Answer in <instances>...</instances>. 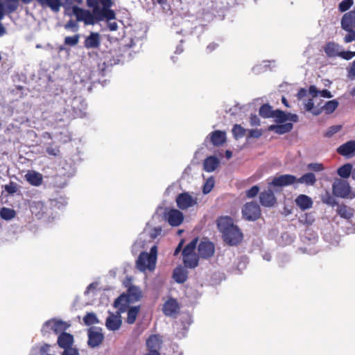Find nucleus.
Returning a JSON list of instances; mask_svg holds the SVG:
<instances>
[{
  "mask_svg": "<svg viewBox=\"0 0 355 355\" xmlns=\"http://www.w3.org/2000/svg\"><path fill=\"white\" fill-rule=\"evenodd\" d=\"M259 112L261 117L264 119H268L272 118L274 110H272L271 106H270L268 104H264L260 107Z\"/></svg>",
  "mask_w": 355,
  "mask_h": 355,
  "instance_id": "obj_45",
  "label": "nucleus"
},
{
  "mask_svg": "<svg viewBox=\"0 0 355 355\" xmlns=\"http://www.w3.org/2000/svg\"><path fill=\"white\" fill-rule=\"evenodd\" d=\"M69 325L60 320L51 319L43 324L41 332L44 336H48L51 332L55 334H60L67 329Z\"/></svg>",
  "mask_w": 355,
  "mask_h": 355,
  "instance_id": "obj_3",
  "label": "nucleus"
},
{
  "mask_svg": "<svg viewBox=\"0 0 355 355\" xmlns=\"http://www.w3.org/2000/svg\"><path fill=\"white\" fill-rule=\"evenodd\" d=\"M42 7L50 8L54 12H58L62 6L60 0H37Z\"/></svg>",
  "mask_w": 355,
  "mask_h": 355,
  "instance_id": "obj_38",
  "label": "nucleus"
},
{
  "mask_svg": "<svg viewBox=\"0 0 355 355\" xmlns=\"http://www.w3.org/2000/svg\"><path fill=\"white\" fill-rule=\"evenodd\" d=\"M180 306L175 299L170 298L165 302L163 306V312L167 316L174 317L177 315Z\"/></svg>",
  "mask_w": 355,
  "mask_h": 355,
  "instance_id": "obj_18",
  "label": "nucleus"
},
{
  "mask_svg": "<svg viewBox=\"0 0 355 355\" xmlns=\"http://www.w3.org/2000/svg\"><path fill=\"white\" fill-rule=\"evenodd\" d=\"M139 260H140V255L139 256V257L137 260V262H136L137 268L140 271L144 272L146 270H148L149 271H153L155 269L156 263H154L153 267L151 268V266H150V263H149L148 259H144L140 262H139Z\"/></svg>",
  "mask_w": 355,
  "mask_h": 355,
  "instance_id": "obj_39",
  "label": "nucleus"
},
{
  "mask_svg": "<svg viewBox=\"0 0 355 355\" xmlns=\"http://www.w3.org/2000/svg\"><path fill=\"white\" fill-rule=\"evenodd\" d=\"M348 77L352 80L355 79V60L352 62L351 67L348 69Z\"/></svg>",
  "mask_w": 355,
  "mask_h": 355,
  "instance_id": "obj_64",
  "label": "nucleus"
},
{
  "mask_svg": "<svg viewBox=\"0 0 355 355\" xmlns=\"http://www.w3.org/2000/svg\"><path fill=\"white\" fill-rule=\"evenodd\" d=\"M259 191V187L257 185L253 186L249 190L246 191V196L248 198H252L255 197Z\"/></svg>",
  "mask_w": 355,
  "mask_h": 355,
  "instance_id": "obj_59",
  "label": "nucleus"
},
{
  "mask_svg": "<svg viewBox=\"0 0 355 355\" xmlns=\"http://www.w3.org/2000/svg\"><path fill=\"white\" fill-rule=\"evenodd\" d=\"M342 129L341 125H335L329 127L324 133V137L327 138L332 137Z\"/></svg>",
  "mask_w": 355,
  "mask_h": 355,
  "instance_id": "obj_51",
  "label": "nucleus"
},
{
  "mask_svg": "<svg viewBox=\"0 0 355 355\" xmlns=\"http://www.w3.org/2000/svg\"><path fill=\"white\" fill-rule=\"evenodd\" d=\"M87 104L81 97H75L71 102V108L76 116L83 117L85 116V110Z\"/></svg>",
  "mask_w": 355,
  "mask_h": 355,
  "instance_id": "obj_17",
  "label": "nucleus"
},
{
  "mask_svg": "<svg viewBox=\"0 0 355 355\" xmlns=\"http://www.w3.org/2000/svg\"><path fill=\"white\" fill-rule=\"evenodd\" d=\"M120 312L119 311V312H116L115 314L110 313L107 318L105 326L108 330L114 331L121 327L122 321Z\"/></svg>",
  "mask_w": 355,
  "mask_h": 355,
  "instance_id": "obj_16",
  "label": "nucleus"
},
{
  "mask_svg": "<svg viewBox=\"0 0 355 355\" xmlns=\"http://www.w3.org/2000/svg\"><path fill=\"white\" fill-rule=\"evenodd\" d=\"M66 29H71L73 32H77L78 31V25L74 20H69L65 25Z\"/></svg>",
  "mask_w": 355,
  "mask_h": 355,
  "instance_id": "obj_60",
  "label": "nucleus"
},
{
  "mask_svg": "<svg viewBox=\"0 0 355 355\" xmlns=\"http://www.w3.org/2000/svg\"><path fill=\"white\" fill-rule=\"evenodd\" d=\"M162 232L161 227H156L154 228H146L143 232H141L138 239L135 243V245L144 248L145 245L151 242L153 240L156 239Z\"/></svg>",
  "mask_w": 355,
  "mask_h": 355,
  "instance_id": "obj_4",
  "label": "nucleus"
},
{
  "mask_svg": "<svg viewBox=\"0 0 355 355\" xmlns=\"http://www.w3.org/2000/svg\"><path fill=\"white\" fill-rule=\"evenodd\" d=\"M340 25L343 30L355 28V11L352 10L345 13L342 17Z\"/></svg>",
  "mask_w": 355,
  "mask_h": 355,
  "instance_id": "obj_19",
  "label": "nucleus"
},
{
  "mask_svg": "<svg viewBox=\"0 0 355 355\" xmlns=\"http://www.w3.org/2000/svg\"><path fill=\"white\" fill-rule=\"evenodd\" d=\"M242 215L247 220H256L261 216L259 205L254 202H247L242 208Z\"/></svg>",
  "mask_w": 355,
  "mask_h": 355,
  "instance_id": "obj_6",
  "label": "nucleus"
},
{
  "mask_svg": "<svg viewBox=\"0 0 355 355\" xmlns=\"http://www.w3.org/2000/svg\"><path fill=\"white\" fill-rule=\"evenodd\" d=\"M259 200L263 207H270L276 202V198L270 189L261 192L259 196Z\"/></svg>",
  "mask_w": 355,
  "mask_h": 355,
  "instance_id": "obj_24",
  "label": "nucleus"
},
{
  "mask_svg": "<svg viewBox=\"0 0 355 355\" xmlns=\"http://www.w3.org/2000/svg\"><path fill=\"white\" fill-rule=\"evenodd\" d=\"M296 205L302 211L311 209L313 202L309 196L305 194L299 195L295 200Z\"/></svg>",
  "mask_w": 355,
  "mask_h": 355,
  "instance_id": "obj_26",
  "label": "nucleus"
},
{
  "mask_svg": "<svg viewBox=\"0 0 355 355\" xmlns=\"http://www.w3.org/2000/svg\"><path fill=\"white\" fill-rule=\"evenodd\" d=\"M352 165L351 164H345L338 168V175L343 178H347L352 175Z\"/></svg>",
  "mask_w": 355,
  "mask_h": 355,
  "instance_id": "obj_40",
  "label": "nucleus"
},
{
  "mask_svg": "<svg viewBox=\"0 0 355 355\" xmlns=\"http://www.w3.org/2000/svg\"><path fill=\"white\" fill-rule=\"evenodd\" d=\"M354 0H343L340 2L338 5V10L341 12H346L352 6Z\"/></svg>",
  "mask_w": 355,
  "mask_h": 355,
  "instance_id": "obj_53",
  "label": "nucleus"
},
{
  "mask_svg": "<svg viewBox=\"0 0 355 355\" xmlns=\"http://www.w3.org/2000/svg\"><path fill=\"white\" fill-rule=\"evenodd\" d=\"M272 118L275 119V121L277 123H283L286 121V112L280 110H274Z\"/></svg>",
  "mask_w": 355,
  "mask_h": 355,
  "instance_id": "obj_48",
  "label": "nucleus"
},
{
  "mask_svg": "<svg viewBox=\"0 0 355 355\" xmlns=\"http://www.w3.org/2000/svg\"><path fill=\"white\" fill-rule=\"evenodd\" d=\"M33 214H35L39 219L50 217L51 209H49L42 201H33L30 205Z\"/></svg>",
  "mask_w": 355,
  "mask_h": 355,
  "instance_id": "obj_12",
  "label": "nucleus"
},
{
  "mask_svg": "<svg viewBox=\"0 0 355 355\" xmlns=\"http://www.w3.org/2000/svg\"><path fill=\"white\" fill-rule=\"evenodd\" d=\"M261 135L262 132L261 130L254 129L248 130V137L250 138H259Z\"/></svg>",
  "mask_w": 355,
  "mask_h": 355,
  "instance_id": "obj_63",
  "label": "nucleus"
},
{
  "mask_svg": "<svg viewBox=\"0 0 355 355\" xmlns=\"http://www.w3.org/2000/svg\"><path fill=\"white\" fill-rule=\"evenodd\" d=\"M72 12L77 21H84L86 25H93L96 22V16L93 12H91L76 6L73 7Z\"/></svg>",
  "mask_w": 355,
  "mask_h": 355,
  "instance_id": "obj_7",
  "label": "nucleus"
},
{
  "mask_svg": "<svg viewBox=\"0 0 355 355\" xmlns=\"http://www.w3.org/2000/svg\"><path fill=\"white\" fill-rule=\"evenodd\" d=\"M222 236L224 241L230 245H237L243 239V234L236 225L224 232Z\"/></svg>",
  "mask_w": 355,
  "mask_h": 355,
  "instance_id": "obj_9",
  "label": "nucleus"
},
{
  "mask_svg": "<svg viewBox=\"0 0 355 355\" xmlns=\"http://www.w3.org/2000/svg\"><path fill=\"white\" fill-rule=\"evenodd\" d=\"M87 5L88 7L93 9V12L96 15L99 10L98 0H87Z\"/></svg>",
  "mask_w": 355,
  "mask_h": 355,
  "instance_id": "obj_58",
  "label": "nucleus"
},
{
  "mask_svg": "<svg viewBox=\"0 0 355 355\" xmlns=\"http://www.w3.org/2000/svg\"><path fill=\"white\" fill-rule=\"evenodd\" d=\"M162 340L157 335H151L146 340V345L149 352H159L162 345Z\"/></svg>",
  "mask_w": 355,
  "mask_h": 355,
  "instance_id": "obj_29",
  "label": "nucleus"
},
{
  "mask_svg": "<svg viewBox=\"0 0 355 355\" xmlns=\"http://www.w3.org/2000/svg\"><path fill=\"white\" fill-rule=\"evenodd\" d=\"M26 180L33 186L38 187L42 182V175L38 172L31 171L25 175Z\"/></svg>",
  "mask_w": 355,
  "mask_h": 355,
  "instance_id": "obj_33",
  "label": "nucleus"
},
{
  "mask_svg": "<svg viewBox=\"0 0 355 355\" xmlns=\"http://www.w3.org/2000/svg\"><path fill=\"white\" fill-rule=\"evenodd\" d=\"M101 44V35L98 33L91 32L90 34L85 37L84 41V46L87 49H97Z\"/></svg>",
  "mask_w": 355,
  "mask_h": 355,
  "instance_id": "obj_21",
  "label": "nucleus"
},
{
  "mask_svg": "<svg viewBox=\"0 0 355 355\" xmlns=\"http://www.w3.org/2000/svg\"><path fill=\"white\" fill-rule=\"evenodd\" d=\"M317 182L315 174L312 172L304 173L300 178H297L296 182L301 184H304L307 187L313 186Z\"/></svg>",
  "mask_w": 355,
  "mask_h": 355,
  "instance_id": "obj_31",
  "label": "nucleus"
},
{
  "mask_svg": "<svg viewBox=\"0 0 355 355\" xmlns=\"http://www.w3.org/2000/svg\"><path fill=\"white\" fill-rule=\"evenodd\" d=\"M73 343V336L64 331H62L58 338V344L59 347L64 350L72 349L71 347L72 346Z\"/></svg>",
  "mask_w": 355,
  "mask_h": 355,
  "instance_id": "obj_23",
  "label": "nucleus"
},
{
  "mask_svg": "<svg viewBox=\"0 0 355 355\" xmlns=\"http://www.w3.org/2000/svg\"><path fill=\"white\" fill-rule=\"evenodd\" d=\"M46 152L49 155L57 157L60 155V148L53 144H49L46 148Z\"/></svg>",
  "mask_w": 355,
  "mask_h": 355,
  "instance_id": "obj_55",
  "label": "nucleus"
},
{
  "mask_svg": "<svg viewBox=\"0 0 355 355\" xmlns=\"http://www.w3.org/2000/svg\"><path fill=\"white\" fill-rule=\"evenodd\" d=\"M347 33L344 37V41L346 43H349L355 40V31L354 28L351 30H345Z\"/></svg>",
  "mask_w": 355,
  "mask_h": 355,
  "instance_id": "obj_57",
  "label": "nucleus"
},
{
  "mask_svg": "<svg viewBox=\"0 0 355 355\" xmlns=\"http://www.w3.org/2000/svg\"><path fill=\"white\" fill-rule=\"evenodd\" d=\"M307 169L313 172H320L324 169L322 164L310 163L306 166Z\"/></svg>",
  "mask_w": 355,
  "mask_h": 355,
  "instance_id": "obj_56",
  "label": "nucleus"
},
{
  "mask_svg": "<svg viewBox=\"0 0 355 355\" xmlns=\"http://www.w3.org/2000/svg\"><path fill=\"white\" fill-rule=\"evenodd\" d=\"M139 310V306H132L128 310V317L126 320L128 324H132L135 322Z\"/></svg>",
  "mask_w": 355,
  "mask_h": 355,
  "instance_id": "obj_41",
  "label": "nucleus"
},
{
  "mask_svg": "<svg viewBox=\"0 0 355 355\" xmlns=\"http://www.w3.org/2000/svg\"><path fill=\"white\" fill-rule=\"evenodd\" d=\"M15 211L12 209L3 207L0 209V216L4 220H11L15 218Z\"/></svg>",
  "mask_w": 355,
  "mask_h": 355,
  "instance_id": "obj_47",
  "label": "nucleus"
},
{
  "mask_svg": "<svg viewBox=\"0 0 355 355\" xmlns=\"http://www.w3.org/2000/svg\"><path fill=\"white\" fill-rule=\"evenodd\" d=\"M104 338L102 329L96 327H92L88 330V345L92 348L101 344Z\"/></svg>",
  "mask_w": 355,
  "mask_h": 355,
  "instance_id": "obj_11",
  "label": "nucleus"
},
{
  "mask_svg": "<svg viewBox=\"0 0 355 355\" xmlns=\"http://www.w3.org/2000/svg\"><path fill=\"white\" fill-rule=\"evenodd\" d=\"M216 223L218 229L222 234L235 225L233 219L227 216L219 217Z\"/></svg>",
  "mask_w": 355,
  "mask_h": 355,
  "instance_id": "obj_25",
  "label": "nucleus"
},
{
  "mask_svg": "<svg viewBox=\"0 0 355 355\" xmlns=\"http://www.w3.org/2000/svg\"><path fill=\"white\" fill-rule=\"evenodd\" d=\"M342 47L334 42L327 43L324 47V51L328 57H339Z\"/></svg>",
  "mask_w": 355,
  "mask_h": 355,
  "instance_id": "obj_27",
  "label": "nucleus"
},
{
  "mask_svg": "<svg viewBox=\"0 0 355 355\" xmlns=\"http://www.w3.org/2000/svg\"><path fill=\"white\" fill-rule=\"evenodd\" d=\"M215 252V247L213 243L209 241H202L198 247L199 257L203 259H207L212 257Z\"/></svg>",
  "mask_w": 355,
  "mask_h": 355,
  "instance_id": "obj_13",
  "label": "nucleus"
},
{
  "mask_svg": "<svg viewBox=\"0 0 355 355\" xmlns=\"http://www.w3.org/2000/svg\"><path fill=\"white\" fill-rule=\"evenodd\" d=\"M193 322V320L191 316L185 313L183 314L181 317V325L182 326V330L180 332H178L176 336L179 338H182L186 336L187 332L188 331L189 327Z\"/></svg>",
  "mask_w": 355,
  "mask_h": 355,
  "instance_id": "obj_28",
  "label": "nucleus"
},
{
  "mask_svg": "<svg viewBox=\"0 0 355 355\" xmlns=\"http://www.w3.org/2000/svg\"><path fill=\"white\" fill-rule=\"evenodd\" d=\"M83 322L86 325L89 326L98 323V320L95 313H88L83 318Z\"/></svg>",
  "mask_w": 355,
  "mask_h": 355,
  "instance_id": "obj_50",
  "label": "nucleus"
},
{
  "mask_svg": "<svg viewBox=\"0 0 355 355\" xmlns=\"http://www.w3.org/2000/svg\"><path fill=\"white\" fill-rule=\"evenodd\" d=\"M173 278L177 283H184L187 279V270L182 266H178L173 270Z\"/></svg>",
  "mask_w": 355,
  "mask_h": 355,
  "instance_id": "obj_36",
  "label": "nucleus"
},
{
  "mask_svg": "<svg viewBox=\"0 0 355 355\" xmlns=\"http://www.w3.org/2000/svg\"><path fill=\"white\" fill-rule=\"evenodd\" d=\"M215 181L214 178L211 177L208 178L205 182L202 187V192L204 194L209 193L214 187Z\"/></svg>",
  "mask_w": 355,
  "mask_h": 355,
  "instance_id": "obj_52",
  "label": "nucleus"
},
{
  "mask_svg": "<svg viewBox=\"0 0 355 355\" xmlns=\"http://www.w3.org/2000/svg\"><path fill=\"white\" fill-rule=\"evenodd\" d=\"M164 219L171 226L178 227L182 223L184 220V215L178 209H167L164 212Z\"/></svg>",
  "mask_w": 355,
  "mask_h": 355,
  "instance_id": "obj_10",
  "label": "nucleus"
},
{
  "mask_svg": "<svg viewBox=\"0 0 355 355\" xmlns=\"http://www.w3.org/2000/svg\"><path fill=\"white\" fill-rule=\"evenodd\" d=\"M175 202L180 209L185 210L196 206L198 204V198L189 192H184L178 195Z\"/></svg>",
  "mask_w": 355,
  "mask_h": 355,
  "instance_id": "obj_5",
  "label": "nucleus"
},
{
  "mask_svg": "<svg viewBox=\"0 0 355 355\" xmlns=\"http://www.w3.org/2000/svg\"><path fill=\"white\" fill-rule=\"evenodd\" d=\"M305 111L309 112L315 116H318L322 113V107L320 103H318L315 105V101L313 98L304 99L302 102Z\"/></svg>",
  "mask_w": 355,
  "mask_h": 355,
  "instance_id": "obj_20",
  "label": "nucleus"
},
{
  "mask_svg": "<svg viewBox=\"0 0 355 355\" xmlns=\"http://www.w3.org/2000/svg\"><path fill=\"white\" fill-rule=\"evenodd\" d=\"M157 248L156 245H153L150 248V253L143 252L140 254V260L141 261L144 259H148L149 263H150L151 268L153 267L154 263H156L157 261Z\"/></svg>",
  "mask_w": 355,
  "mask_h": 355,
  "instance_id": "obj_35",
  "label": "nucleus"
},
{
  "mask_svg": "<svg viewBox=\"0 0 355 355\" xmlns=\"http://www.w3.org/2000/svg\"><path fill=\"white\" fill-rule=\"evenodd\" d=\"M339 57H341L342 58L349 60H351L352 58L355 57V52L353 51H344L341 50L340 54Z\"/></svg>",
  "mask_w": 355,
  "mask_h": 355,
  "instance_id": "obj_62",
  "label": "nucleus"
},
{
  "mask_svg": "<svg viewBox=\"0 0 355 355\" xmlns=\"http://www.w3.org/2000/svg\"><path fill=\"white\" fill-rule=\"evenodd\" d=\"M79 39V34H76L73 36H68L64 38V44L68 46H73L78 43Z\"/></svg>",
  "mask_w": 355,
  "mask_h": 355,
  "instance_id": "obj_54",
  "label": "nucleus"
},
{
  "mask_svg": "<svg viewBox=\"0 0 355 355\" xmlns=\"http://www.w3.org/2000/svg\"><path fill=\"white\" fill-rule=\"evenodd\" d=\"M219 165V160L214 156L206 158L203 163L204 170L207 172H213Z\"/></svg>",
  "mask_w": 355,
  "mask_h": 355,
  "instance_id": "obj_37",
  "label": "nucleus"
},
{
  "mask_svg": "<svg viewBox=\"0 0 355 355\" xmlns=\"http://www.w3.org/2000/svg\"><path fill=\"white\" fill-rule=\"evenodd\" d=\"M296 180L297 178L295 175L285 174L275 177L270 184L278 187H287L295 184Z\"/></svg>",
  "mask_w": 355,
  "mask_h": 355,
  "instance_id": "obj_14",
  "label": "nucleus"
},
{
  "mask_svg": "<svg viewBox=\"0 0 355 355\" xmlns=\"http://www.w3.org/2000/svg\"><path fill=\"white\" fill-rule=\"evenodd\" d=\"M210 139L211 143L215 146H222L226 141V133L221 130L211 132L206 138Z\"/></svg>",
  "mask_w": 355,
  "mask_h": 355,
  "instance_id": "obj_22",
  "label": "nucleus"
},
{
  "mask_svg": "<svg viewBox=\"0 0 355 355\" xmlns=\"http://www.w3.org/2000/svg\"><path fill=\"white\" fill-rule=\"evenodd\" d=\"M198 239H194L189 244H187L182 250L183 258L187 257L189 255L196 254L194 250L196 248Z\"/></svg>",
  "mask_w": 355,
  "mask_h": 355,
  "instance_id": "obj_42",
  "label": "nucleus"
},
{
  "mask_svg": "<svg viewBox=\"0 0 355 355\" xmlns=\"http://www.w3.org/2000/svg\"><path fill=\"white\" fill-rule=\"evenodd\" d=\"M333 193L336 196L343 198H350L351 189L349 183L341 179H336L332 184Z\"/></svg>",
  "mask_w": 355,
  "mask_h": 355,
  "instance_id": "obj_8",
  "label": "nucleus"
},
{
  "mask_svg": "<svg viewBox=\"0 0 355 355\" xmlns=\"http://www.w3.org/2000/svg\"><path fill=\"white\" fill-rule=\"evenodd\" d=\"M4 188L5 190L9 193H15L17 191V184L12 182H10L8 184H6Z\"/></svg>",
  "mask_w": 355,
  "mask_h": 355,
  "instance_id": "obj_61",
  "label": "nucleus"
},
{
  "mask_svg": "<svg viewBox=\"0 0 355 355\" xmlns=\"http://www.w3.org/2000/svg\"><path fill=\"white\" fill-rule=\"evenodd\" d=\"M141 297V291L140 288L135 286H130L127 291V295H121L116 298L114 302V306L119 308L120 311H124V307L127 302H135Z\"/></svg>",
  "mask_w": 355,
  "mask_h": 355,
  "instance_id": "obj_1",
  "label": "nucleus"
},
{
  "mask_svg": "<svg viewBox=\"0 0 355 355\" xmlns=\"http://www.w3.org/2000/svg\"><path fill=\"white\" fill-rule=\"evenodd\" d=\"M338 106V102L337 100L334 99L327 101L324 105H321L322 112L324 110L326 114L333 113Z\"/></svg>",
  "mask_w": 355,
  "mask_h": 355,
  "instance_id": "obj_43",
  "label": "nucleus"
},
{
  "mask_svg": "<svg viewBox=\"0 0 355 355\" xmlns=\"http://www.w3.org/2000/svg\"><path fill=\"white\" fill-rule=\"evenodd\" d=\"M337 214L347 220L351 226L347 227V234H355V211L353 208L345 205H337L336 209Z\"/></svg>",
  "mask_w": 355,
  "mask_h": 355,
  "instance_id": "obj_2",
  "label": "nucleus"
},
{
  "mask_svg": "<svg viewBox=\"0 0 355 355\" xmlns=\"http://www.w3.org/2000/svg\"><path fill=\"white\" fill-rule=\"evenodd\" d=\"M293 128V125L292 123H286L280 125H270L268 126V130L278 135H284L291 132Z\"/></svg>",
  "mask_w": 355,
  "mask_h": 355,
  "instance_id": "obj_30",
  "label": "nucleus"
},
{
  "mask_svg": "<svg viewBox=\"0 0 355 355\" xmlns=\"http://www.w3.org/2000/svg\"><path fill=\"white\" fill-rule=\"evenodd\" d=\"M184 263L186 267L193 268L198 264V257L196 254L183 258Z\"/></svg>",
  "mask_w": 355,
  "mask_h": 355,
  "instance_id": "obj_46",
  "label": "nucleus"
},
{
  "mask_svg": "<svg viewBox=\"0 0 355 355\" xmlns=\"http://www.w3.org/2000/svg\"><path fill=\"white\" fill-rule=\"evenodd\" d=\"M246 130L241 125L236 124L232 128V134L236 139L243 137L245 134Z\"/></svg>",
  "mask_w": 355,
  "mask_h": 355,
  "instance_id": "obj_49",
  "label": "nucleus"
},
{
  "mask_svg": "<svg viewBox=\"0 0 355 355\" xmlns=\"http://www.w3.org/2000/svg\"><path fill=\"white\" fill-rule=\"evenodd\" d=\"M67 204V199L62 196L50 200V205L51 208H55L58 209L64 208Z\"/></svg>",
  "mask_w": 355,
  "mask_h": 355,
  "instance_id": "obj_44",
  "label": "nucleus"
},
{
  "mask_svg": "<svg viewBox=\"0 0 355 355\" xmlns=\"http://www.w3.org/2000/svg\"><path fill=\"white\" fill-rule=\"evenodd\" d=\"M95 15L96 16V21L104 19L108 21L114 19L116 17L114 11L110 8L99 9Z\"/></svg>",
  "mask_w": 355,
  "mask_h": 355,
  "instance_id": "obj_32",
  "label": "nucleus"
},
{
  "mask_svg": "<svg viewBox=\"0 0 355 355\" xmlns=\"http://www.w3.org/2000/svg\"><path fill=\"white\" fill-rule=\"evenodd\" d=\"M275 67V60H264L260 64L254 65L252 71L255 74L263 73L267 70V69H272Z\"/></svg>",
  "mask_w": 355,
  "mask_h": 355,
  "instance_id": "obj_34",
  "label": "nucleus"
},
{
  "mask_svg": "<svg viewBox=\"0 0 355 355\" xmlns=\"http://www.w3.org/2000/svg\"><path fill=\"white\" fill-rule=\"evenodd\" d=\"M336 151L345 158L354 157L355 156V140H350L340 145Z\"/></svg>",
  "mask_w": 355,
  "mask_h": 355,
  "instance_id": "obj_15",
  "label": "nucleus"
}]
</instances>
